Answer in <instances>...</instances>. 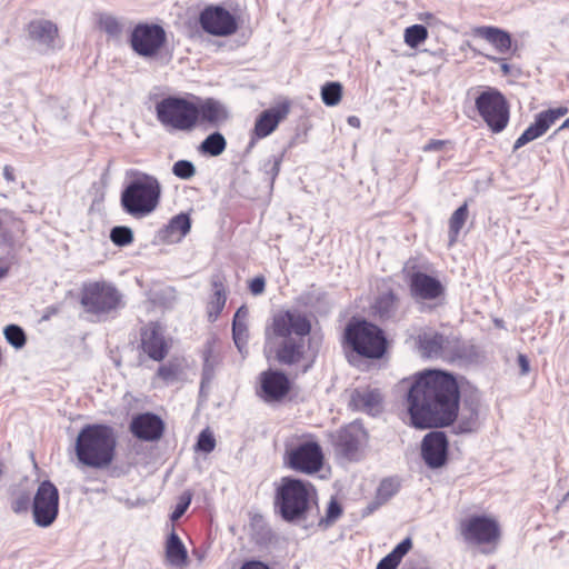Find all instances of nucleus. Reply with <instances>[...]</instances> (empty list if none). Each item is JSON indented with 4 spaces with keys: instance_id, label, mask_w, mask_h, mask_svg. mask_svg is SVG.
Returning a JSON list of instances; mask_svg holds the SVG:
<instances>
[{
    "instance_id": "obj_1",
    "label": "nucleus",
    "mask_w": 569,
    "mask_h": 569,
    "mask_svg": "<svg viewBox=\"0 0 569 569\" xmlns=\"http://www.w3.org/2000/svg\"><path fill=\"white\" fill-rule=\"evenodd\" d=\"M411 422L420 429L452 426L456 435L477 432L485 418L481 403L466 398L460 406L456 378L441 370H425L405 380Z\"/></svg>"
},
{
    "instance_id": "obj_2",
    "label": "nucleus",
    "mask_w": 569,
    "mask_h": 569,
    "mask_svg": "<svg viewBox=\"0 0 569 569\" xmlns=\"http://www.w3.org/2000/svg\"><path fill=\"white\" fill-rule=\"evenodd\" d=\"M271 332L267 330V339L282 338L276 350L277 360L287 366L299 363L305 355L306 337L310 333L309 319L298 310H286L273 316Z\"/></svg>"
},
{
    "instance_id": "obj_3",
    "label": "nucleus",
    "mask_w": 569,
    "mask_h": 569,
    "mask_svg": "<svg viewBox=\"0 0 569 569\" xmlns=\"http://www.w3.org/2000/svg\"><path fill=\"white\" fill-rule=\"evenodd\" d=\"M130 180L120 194L122 210L129 216L141 219L151 214L159 206L162 187L157 177L131 170Z\"/></svg>"
},
{
    "instance_id": "obj_4",
    "label": "nucleus",
    "mask_w": 569,
    "mask_h": 569,
    "mask_svg": "<svg viewBox=\"0 0 569 569\" xmlns=\"http://www.w3.org/2000/svg\"><path fill=\"white\" fill-rule=\"evenodd\" d=\"M116 437L112 428L103 425H87L76 441V455L84 466L108 467L114 457Z\"/></svg>"
},
{
    "instance_id": "obj_5",
    "label": "nucleus",
    "mask_w": 569,
    "mask_h": 569,
    "mask_svg": "<svg viewBox=\"0 0 569 569\" xmlns=\"http://www.w3.org/2000/svg\"><path fill=\"white\" fill-rule=\"evenodd\" d=\"M316 489L299 479L283 478L277 489L274 506L283 520L297 522L305 520L316 503Z\"/></svg>"
},
{
    "instance_id": "obj_6",
    "label": "nucleus",
    "mask_w": 569,
    "mask_h": 569,
    "mask_svg": "<svg viewBox=\"0 0 569 569\" xmlns=\"http://www.w3.org/2000/svg\"><path fill=\"white\" fill-rule=\"evenodd\" d=\"M156 113L168 130L188 132L196 127V103L184 98H163L156 104Z\"/></svg>"
},
{
    "instance_id": "obj_7",
    "label": "nucleus",
    "mask_w": 569,
    "mask_h": 569,
    "mask_svg": "<svg viewBox=\"0 0 569 569\" xmlns=\"http://www.w3.org/2000/svg\"><path fill=\"white\" fill-rule=\"evenodd\" d=\"M346 339L357 353L366 358L379 359L387 349L383 331L367 321L350 323L346 329Z\"/></svg>"
},
{
    "instance_id": "obj_8",
    "label": "nucleus",
    "mask_w": 569,
    "mask_h": 569,
    "mask_svg": "<svg viewBox=\"0 0 569 569\" xmlns=\"http://www.w3.org/2000/svg\"><path fill=\"white\" fill-rule=\"evenodd\" d=\"M81 305L87 312L101 320L122 307V296L112 284L93 282L83 287Z\"/></svg>"
},
{
    "instance_id": "obj_9",
    "label": "nucleus",
    "mask_w": 569,
    "mask_h": 569,
    "mask_svg": "<svg viewBox=\"0 0 569 569\" xmlns=\"http://www.w3.org/2000/svg\"><path fill=\"white\" fill-rule=\"evenodd\" d=\"M476 108L493 132H500L507 127L509 108L505 97L498 90L482 91L476 99Z\"/></svg>"
},
{
    "instance_id": "obj_10",
    "label": "nucleus",
    "mask_w": 569,
    "mask_h": 569,
    "mask_svg": "<svg viewBox=\"0 0 569 569\" xmlns=\"http://www.w3.org/2000/svg\"><path fill=\"white\" fill-rule=\"evenodd\" d=\"M58 512L59 491L51 481L44 480L39 485L33 497V521L40 528H48L57 519Z\"/></svg>"
},
{
    "instance_id": "obj_11",
    "label": "nucleus",
    "mask_w": 569,
    "mask_h": 569,
    "mask_svg": "<svg viewBox=\"0 0 569 569\" xmlns=\"http://www.w3.org/2000/svg\"><path fill=\"white\" fill-rule=\"evenodd\" d=\"M167 40L164 29L159 24L139 23L130 36L132 50L144 58L156 56Z\"/></svg>"
},
{
    "instance_id": "obj_12",
    "label": "nucleus",
    "mask_w": 569,
    "mask_h": 569,
    "mask_svg": "<svg viewBox=\"0 0 569 569\" xmlns=\"http://www.w3.org/2000/svg\"><path fill=\"white\" fill-rule=\"evenodd\" d=\"M463 540L471 545L497 543L500 537L499 525L486 516H471L460 522Z\"/></svg>"
},
{
    "instance_id": "obj_13",
    "label": "nucleus",
    "mask_w": 569,
    "mask_h": 569,
    "mask_svg": "<svg viewBox=\"0 0 569 569\" xmlns=\"http://www.w3.org/2000/svg\"><path fill=\"white\" fill-rule=\"evenodd\" d=\"M199 23L207 33L218 37L230 36L238 29L233 14L221 6L204 8L200 13Z\"/></svg>"
},
{
    "instance_id": "obj_14",
    "label": "nucleus",
    "mask_w": 569,
    "mask_h": 569,
    "mask_svg": "<svg viewBox=\"0 0 569 569\" xmlns=\"http://www.w3.org/2000/svg\"><path fill=\"white\" fill-rule=\"evenodd\" d=\"M321 447L315 441L300 443L288 451V463L291 469L305 473H315L322 467Z\"/></svg>"
},
{
    "instance_id": "obj_15",
    "label": "nucleus",
    "mask_w": 569,
    "mask_h": 569,
    "mask_svg": "<svg viewBox=\"0 0 569 569\" xmlns=\"http://www.w3.org/2000/svg\"><path fill=\"white\" fill-rule=\"evenodd\" d=\"M568 112L569 109L562 106L539 112L535 118V122L531 123L516 140L513 149L517 150L530 141L543 136L558 119L566 116Z\"/></svg>"
},
{
    "instance_id": "obj_16",
    "label": "nucleus",
    "mask_w": 569,
    "mask_h": 569,
    "mask_svg": "<svg viewBox=\"0 0 569 569\" xmlns=\"http://www.w3.org/2000/svg\"><path fill=\"white\" fill-rule=\"evenodd\" d=\"M421 455L426 465L432 469L442 467L447 461L448 440L443 432L432 431L425 436Z\"/></svg>"
},
{
    "instance_id": "obj_17",
    "label": "nucleus",
    "mask_w": 569,
    "mask_h": 569,
    "mask_svg": "<svg viewBox=\"0 0 569 569\" xmlns=\"http://www.w3.org/2000/svg\"><path fill=\"white\" fill-rule=\"evenodd\" d=\"M349 407L352 410L378 416L383 410V396L379 389L360 387L351 391Z\"/></svg>"
},
{
    "instance_id": "obj_18",
    "label": "nucleus",
    "mask_w": 569,
    "mask_h": 569,
    "mask_svg": "<svg viewBox=\"0 0 569 569\" xmlns=\"http://www.w3.org/2000/svg\"><path fill=\"white\" fill-rule=\"evenodd\" d=\"M141 347L149 358L154 361H161L166 358L169 346L159 323L150 322L141 330Z\"/></svg>"
},
{
    "instance_id": "obj_19",
    "label": "nucleus",
    "mask_w": 569,
    "mask_h": 569,
    "mask_svg": "<svg viewBox=\"0 0 569 569\" xmlns=\"http://www.w3.org/2000/svg\"><path fill=\"white\" fill-rule=\"evenodd\" d=\"M409 289L416 300H433L443 293V287L438 279L420 271L411 273Z\"/></svg>"
},
{
    "instance_id": "obj_20",
    "label": "nucleus",
    "mask_w": 569,
    "mask_h": 569,
    "mask_svg": "<svg viewBox=\"0 0 569 569\" xmlns=\"http://www.w3.org/2000/svg\"><path fill=\"white\" fill-rule=\"evenodd\" d=\"M366 437L367 433L361 425L351 423L339 431L336 446L347 459L355 460Z\"/></svg>"
},
{
    "instance_id": "obj_21",
    "label": "nucleus",
    "mask_w": 569,
    "mask_h": 569,
    "mask_svg": "<svg viewBox=\"0 0 569 569\" xmlns=\"http://www.w3.org/2000/svg\"><path fill=\"white\" fill-rule=\"evenodd\" d=\"M164 430L163 421L154 413L146 412L133 417L130 423L132 435L144 441H154L161 438Z\"/></svg>"
},
{
    "instance_id": "obj_22",
    "label": "nucleus",
    "mask_w": 569,
    "mask_h": 569,
    "mask_svg": "<svg viewBox=\"0 0 569 569\" xmlns=\"http://www.w3.org/2000/svg\"><path fill=\"white\" fill-rule=\"evenodd\" d=\"M229 118L227 108L218 100L207 98L196 103V126L198 122L219 127Z\"/></svg>"
},
{
    "instance_id": "obj_23",
    "label": "nucleus",
    "mask_w": 569,
    "mask_h": 569,
    "mask_svg": "<svg viewBox=\"0 0 569 569\" xmlns=\"http://www.w3.org/2000/svg\"><path fill=\"white\" fill-rule=\"evenodd\" d=\"M289 113V104L282 103L277 107L267 109L257 118L253 134L258 139H262L271 134Z\"/></svg>"
},
{
    "instance_id": "obj_24",
    "label": "nucleus",
    "mask_w": 569,
    "mask_h": 569,
    "mask_svg": "<svg viewBox=\"0 0 569 569\" xmlns=\"http://www.w3.org/2000/svg\"><path fill=\"white\" fill-rule=\"evenodd\" d=\"M30 38L41 51L54 49L57 46L58 28L49 20H34L28 27Z\"/></svg>"
},
{
    "instance_id": "obj_25",
    "label": "nucleus",
    "mask_w": 569,
    "mask_h": 569,
    "mask_svg": "<svg viewBox=\"0 0 569 569\" xmlns=\"http://www.w3.org/2000/svg\"><path fill=\"white\" fill-rule=\"evenodd\" d=\"M262 397L266 400H279L290 388L287 376L279 371L268 370L260 375Z\"/></svg>"
},
{
    "instance_id": "obj_26",
    "label": "nucleus",
    "mask_w": 569,
    "mask_h": 569,
    "mask_svg": "<svg viewBox=\"0 0 569 569\" xmlns=\"http://www.w3.org/2000/svg\"><path fill=\"white\" fill-rule=\"evenodd\" d=\"M473 34L491 43L499 53H507L511 49V36L502 29L496 27H478L473 30Z\"/></svg>"
},
{
    "instance_id": "obj_27",
    "label": "nucleus",
    "mask_w": 569,
    "mask_h": 569,
    "mask_svg": "<svg viewBox=\"0 0 569 569\" xmlns=\"http://www.w3.org/2000/svg\"><path fill=\"white\" fill-rule=\"evenodd\" d=\"M375 310L381 320H398L405 315L400 310L399 298L391 291L377 298Z\"/></svg>"
},
{
    "instance_id": "obj_28",
    "label": "nucleus",
    "mask_w": 569,
    "mask_h": 569,
    "mask_svg": "<svg viewBox=\"0 0 569 569\" xmlns=\"http://www.w3.org/2000/svg\"><path fill=\"white\" fill-rule=\"evenodd\" d=\"M447 339L437 332H423L418 336L420 355L425 358H442Z\"/></svg>"
},
{
    "instance_id": "obj_29",
    "label": "nucleus",
    "mask_w": 569,
    "mask_h": 569,
    "mask_svg": "<svg viewBox=\"0 0 569 569\" xmlns=\"http://www.w3.org/2000/svg\"><path fill=\"white\" fill-rule=\"evenodd\" d=\"M166 559L173 567H184L188 563V551L179 536L171 531L166 541Z\"/></svg>"
},
{
    "instance_id": "obj_30",
    "label": "nucleus",
    "mask_w": 569,
    "mask_h": 569,
    "mask_svg": "<svg viewBox=\"0 0 569 569\" xmlns=\"http://www.w3.org/2000/svg\"><path fill=\"white\" fill-rule=\"evenodd\" d=\"M212 296L207 305V313L210 321H216L223 310L227 301V292L222 280L214 277L211 280Z\"/></svg>"
},
{
    "instance_id": "obj_31",
    "label": "nucleus",
    "mask_w": 569,
    "mask_h": 569,
    "mask_svg": "<svg viewBox=\"0 0 569 569\" xmlns=\"http://www.w3.org/2000/svg\"><path fill=\"white\" fill-rule=\"evenodd\" d=\"M191 220L188 214L179 213L170 219L166 232L171 241H180L190 231Z\"/></svg>"
},
{
    "instance_id": "obj_32",
    "label": "nucleus",
    "mask_w": 569,
    "mask_h": 569,
    "mask_svg": "<svg viewBox=\"0 0 569 569\" xmlns=\"http://www.w3.org/2000/svg\"><path fill=\"white\" fill-rule=\"evenodd\" d=\"M227 148V140L223 137L222 133L216 131L210 133L201 143L199 147V151L202 154H208L210 157H218Z\"/></svg>"
},
{
    "instance_id": "obj_33",
    "label": "nucleus",
    "mask_w": 569,
    "mask_h": 569,
    "mask_svg": "<svg viewBox=\"0 0 569 569\" xmlns=\"http://www.w3.org/2000/svg\"><path fill=\"white\" fill-rule=\"evenodd\" d=\"M468 218V206L463 203L458 209L453 211L449 219V239L450 244L456 242L458 234L462 227L465 226Z\"/></svg>"
},
{
    "instance_id": "obj_34",
    "label": "nucleus",
    "mask_w": 569,
    "mask_h": 569,
    "mask_svg": "<svg viewBox=\"0 0 569 569\" xmlns=\"http://www.w3.org/2000/svg\"><path fill=\"white\" fill-rule=\"evenodd\" d=\"M99 28L109 37L118 39L123 32L122 22L114 16L101 13L98 19Z\"/></svg>"
},
{
    "instance_id": "obj_35",
    "label": "nucleus",
    "mask_w": 569,
    "mask_h": 569,
    "mask_svg": "<svg viewBox=\"0 0 569 569\" xmlns=\"http://www.w3.org/2000/svg\"><path fill=\"white\" fill-rule=\"evenodd\" d=\"M182 373L181 363L178 360H170L166 365L159 367L157 376L166 383H172L179 380Z\"/></svg>"
},
{
    "instance_id": "obj_36",
    "label": "nucleus",
    "mask_w": 569,
    "mask_h": 569,
    "mask_svg": "<svg viewBox=\"0 0 569 569\" xmlns=\"http://www.w3.org/2000/svg\"><path fill=\"white\" fill-rule=\"evenodd\" d=\"M342 96V86L339 82H327L321 88V99L328 107L337 106Z\"/></svg>"
},
{
    "instance_id": "obj_37",
    "label": "nucleus",
    "mask_w": 569,
    "mask_h": 569,
    "mask_svg": "<svg viewBox=\"0 0 569 569\" xmlns=\"http://www.w3.org/2000/svg\"><path fill=\"white\" fill-rule=\"evenodd\" d=\"M428 38V30L422 24H413L405 30V42L410 48H417Z\"/></svg>"
},
{
    "instance_id": "obj_38",
    "label": "nucleus",
    "mask_w": 569,
    "mask_h": 569,
    "mask_svg": "<svg viewBox=\"0 0 569 569\" xmlns=\"http://www.w3.org/2000/svg\"><path fill=\"white\" fill-rule=\"evenodd\" d=\"M110 240L119 247H126L133 241V232L131 228L126 226L113 227L110 231Z\"/></svg>"
},
{
    "instance_id": "obj_39",
    "label": "nucleus",
    "mask_w": 569,
    "mask_h": 569,
    "mask_svg": "<svg viewBox=\"0 0 569 569\" xmlns=\"http://www.w3.org/2000/svg\"><path fill=\"white\" fill-rule=\"evenodd\" d=\"M7 341L14 347L20 349L26 345L27 338L23 329L17 325H9L3 330Z\"/></svg>"
},
{
    "instance_id": "obj_40",
    "label": "nucleus",
    "mask_w": 569,
    "mask_h": 569,
    "mask_svg": "<svg viewBox=\"0 0 569 569\" xmlns=\"http://www.w3.org/2000/svg\"><path fill=\"white\" fill-rule=\"evenodd\" d=\"M232 337L238 350L243 352L248 342L247 322L232 321Z\"/></svg>"
},
{
    "instance_id": "obj_41",
    "label": "nucleus",
    "mask_w": 569,
    "mask_h": 569,
    "mask_svg": "<svg viewBox=\"0 0 569 569\" xmlns=\"http://www.w3.org/2000/svg\"><path fill=\"white\" fill-rule=\"evenodd\" d=\"M282 156H271L262 164V171L272 186L280 171Z\"/></svg>"
},
{
    "instance_id": "obj_42",
    "label": "nucleus",
    "mask_w": 569,
    "mask_h": 569,
    "mask_svg": "<svg viewBox=\"0 0 569 569\" xmlns=\"http://www.w3.org/2000/svg\"><path fill=\"white\" fill-rule=\"evenodd\" d=\"M172 173L183 180H188L196 174V167L189 160H178L172 166Z\"/></svg>"
},
{
    "instance_id": "obj_43",
    "label": "nucleus",
    "mask_w": 569,
    "mask_h": 569,
    "mask_svg": "<svg viewBox=\"0 0 569 569\" xmlns=\"http://www.w3.org/2000/svg\"><path fill=\"white\" fill-rule=\"evenodd\" d=\"M399 485L393 479H383L377 490V497L385 503L397 493Z\"/></svg>"
},
{
    "instance_id": "obj_44",
    "label": "nucleus",
    "mask_w": 569,
    "mask_h": 569,
    "mask_svg": "<svg viewBox=\"0 0 569 569\" xmlns=\"http://www.w3.org/2000/svg\"><path fill=\"white\" fill-rule=\"evenodd\" d=\"M341 506L335 498H332L328 505L326 517L319 520V526H323L326 528L331 526L341 516Z\"/></svg>"
},
{
    "instance_id": "obj_45",
    "label": "nucleus",
    "mask_w": 569,
    "mask_h": 569,
    "mask_svg": "<svg viewBox=\"0 0 569 569\" xmlns=\"http://www.w3.org/2000/svg\"><path fill=\"white\" fill-rule=\"evenodd\" d=\"M191 500H192V493L189 491L183 492L179 497V501L176 505V508L172 511L170 519L172 521H177L178 519H180L183 516V513L187 511L188 507L190 506Z\"/></svg>"
},
{
    "instance_id": "obj_46",
    "label": "nucleus",
    "mask_w": 569,
    "mask_h": 569,
    "mask_svg": "<svg viewBox=\"0 0 569 569\" xmlns=\"http://www.w3.org/2000/svg\"><path fill=\"white\" fill-rule=\"evenodd\" d=\"M216 447V440L212 433L208 430H203L200 432L198 437L197 448L198 450L209 453Z\"/></svg>"
},
{
    "instance_id": "obj_47",
    "label": "nucleus",
    "mask_w": 569,
    "mask_h": 569,
    "mask_svg": "<svg viewBox=\"0 0 569 569\" xmlns=\"http://www.w3.org/2000/svg\"><path fill=\"white\" fill-rule=\"evenodd\" d=\"M411 547H412L411 539L406 538L400 543H398L395 547V549L388 555L390 557H393V559L400 563L401 559L409 552Z\"/></svg>"
},
{
    "instance_id": "obj_48",
    "label": "nucleus",
    "mask_w": 569,
    "mask_h": 569,
    "mask_svg": "<svg viewBox=\"0 0 569 569\" xmlns=\"http://www.w3.org/2000/svg\"><path fill=\"white\" fill-rule=\"evenodd\" d=\"M266 288V280L263 277H256L249 283V289L253 296L261 295Z\"/></svg>"
},
{
    "instance_id": "obj_49",
    "label": "nucleus",
    "mask_w": 569,
    "mask_h": 569,
    "mask_svg": "<svg viewBox=\"0 0 569 569\" xmlns=\"http://www.w3.org/2000/svg\"><path fill=\"white\" fill-rule=\"evenodd\" d=\"M399 566V562L393 559V557H390L387 555L383 557L377 565L376 569H397Z\"/></svg>"
},
{
    "instance_id": "obj_50",
    "label": "nucleus",
    "mask_w": 569,
    "mask_h": 569,
    "mask_svg": "<svg viewBox=\"0 0 569 569\" xmlns=\"http://www.w3.org/2000/svg\"><path fill=\"white\" fill-rule=\"evenodd\" d=\"M382 505H385V502L376 496L375 500H373V501H371V502H369V503L367 505V507L363 509V511H362V516H365V517H366V516H369V515L373 513V512H375L377 509H379Z\"/></svg>"
},
{
    "instance_id": "obj_51",
    "label": "nucleus",
    "mask_w": 569,
    "mask_h": 569,
    "mask_svg": "<svg viewBox=\"0 0 569 569\" xmlns=\"http://www.w3.org/2000/svg\"><path fill=\"white\" fill-rule=\"evenodd\" d=\"M60 311V306L58 305H53V306H48L44 310H43V315L41 317V320L42 321H48L51 317L58 315Z\"/></svg>"
},
{
    "instance_id": "obj_52",
    "label": "nucleus",
    "mask_w": 569,
    "mask_h": 569,
    "mask_svg": "<svg viewBox=\"0 0 569 569\" xmlns=\"http://www.w3.org/2000/svg\"><path fill=\"white\" fill-rule=\"evenodd\" d=\"M518 365L520 367V373L522 376H526L529 373V371H530L529 360L525 355L520 353L518 356Z\"/></svg>"
},
{
    "instance_id": "obj_53",
    "label": "nucleus",
    "mask_w": 569,
    "mask_h": 569,
    "mask_svg": "<svg viewBox=\"0 0 569 569\" xmlns=\"http://www.w3.org/2000/svg\"><path fill=\"white\" fill-rule=\"evenodd\" d=\"M446 141L443 140H431L425 147L423 151H439L445 146Z\"/></svg>"
},
{
    "instance_id": "obj_54",
    "label": "nucleus",
    "mask_w": 569,
    "mask_h": 569,
    "mask_svg": "<svg viewBox=\"0 0 569 569\" xmlns=\"http://www.w3.org/2000/svg\"><path fill=\"white\" fill-rule=\"evenodd\" d=\"M490 61H493V62H501V71L505 76L509 74L510 73V70H511V67L505 62L503 59L501 58H498V57H493V56H486Z\"/></svg>"
},
{
    "instance_id": "obj_55",
    "label": "nucleus",
    "mask_w": 569,
    "mask_h": 569,
    "mask_svg": "<svg viewBox=\"0 0 569 569\" xmlns=\"http://www.w3.org/2000/svg\"><path fill=\"white\" fill-rule=\"evenodd\" d=\"M248 309L244 306H241L234 313L233 321L238 322H247Z\"/></svg>"
},
{
    "instance_id": "obj_56",
    "label": "nucleus",
    "mask_w": 569,
    "mask_h": 569,
    "mask_svg": "<svg viewBox=\"0 0 569 569\" xmlns=\"http://www.w3.org/2000/svg\"><path fill=\"white\" fill-rule=\"evenodd\" d=\"M241 569H270L267 565L261 561H248Z\"/></svg>"
},
{
    "instance_id": "obj_57",
    "label": "nucleus",
    "mask_w": 569,
    "mask_h": 569,
    "mask_svg": "<svg viewBox=\"0 0 569 569\" xmlns=\"http://www.w3.org/2000/svg\"><path fill=\"white\" fill-rule=\"evenodd\" d=\"M3 177L8 182L14 181V169L11 166H4Z\"/></svg>"
},
{
    "instance_id": "obj_58",
    "label": "nucleus",
    "mask_w": 569,
    "mask_h": 569,
    "mask_svg": "<svg viewBox=\"0 0 569 569\" xmlns=\"http://www.w3.org/2000/svg\"><path fill=\"white\" fill-rule=\"evenodd\" d=\"M12 509L14 512H20L22 509H26V500L24 499H18L12 505Z\"/></svg>"
},
{
    "instance_id": "obj_59",
    "label": "nucleus",
    "mask_w": 569,
    "mask_h": 569,
    "mask_svg": "<svg viewBox=\"0 0 569 569\" xmlns=\"http://www.w3.org/2000/svg\"><path fill=\"white\" fill-rule=\"evenodd\" d=\"M348 123H349L350 126H352V127H357V128H358V127L360 126V120H359V118H357V117H355V116H350V117L348 118Z\"/></svg>"
},
{
    "instance_id": "obj_60",
    "label": "nucleus",
    "mask_w": 569,
    "mask_h": 569,
    "mask_svg": "<svg viewBox=\"0 0 569 569\" xmlns=\"http://www.w3.org/2000/svg\"><path fill=\"white\" fill-rule=\"evenodd\" d=\"M9 269L7 267H0V280L8 274Z\"/></svg>"
},
{
    "instance_id": "obj_61",
    "label": "nucleus",
    "mask_w": 569,
    "mask_h": 569,
    "mask_svg": "<svg viewBox=\"0 0 569 569\" xmlns=\"http://www.w3.org/2000/svg\"><path fill=\"white\" fill-rule=\"evenodd\" d=\"M567 128H569V117L562 122V124L559 127L558 131L567 129Z\"/></svg>"
},
{
    "instance_id": "obj_62",
    "label": "nucleus",
    "mask_w": 569,
    "mask_h": 569,
    "mask_svg": "<svg viewBox=\"0 0 569 569\" xmlns=\"http://www.w3.org/2000/svg\"><path fill=\"white\" fill-rule=\"evenodd\" d=\"M2 473H3V466H2V463L0 462V477L2 476Z\"/></svg>"
}]
</instances>
